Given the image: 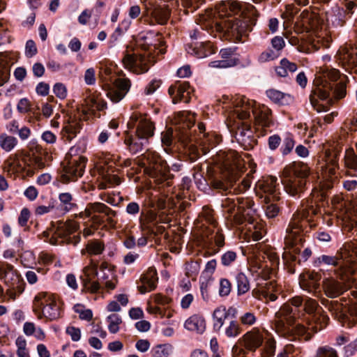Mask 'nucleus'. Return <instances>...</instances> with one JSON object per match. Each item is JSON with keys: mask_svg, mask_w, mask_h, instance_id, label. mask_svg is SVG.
Instances as JSON below:
<instances>
[{"mask_svg": "<svg viewBox=\"0 0 357 357\" xmlns=\"http://www.w3.org/2000/svg\"><path fill=\"white\" fill-rule=\"evenodd\" d=\"M317 214L316 209L312 206L309 208L298 209L294 214L286 229L284 247L282 259L286 263L296 261V255L301 252L303 243V230L305 225L309 222L310 213Z\"/></svg>", "mask_w": 357, "mask_h": 357, "instance_id": "f257e3e1", "label": "nucleus"}, {"mask_svg": "<svg viewBox=\"0 0 357 357\" xmlns=\"http://www.w3.org/2000/svg\"><path fill=\"white\" fill-rule=\"evenodd\" d=\"M245 171L243 160L238 153L234 151H229L226 155V160L223 165L221 178L213 181V186L215 188L226 191L229 188H234V192L236 194L245 192L251 184L250 175L247 174L241 183L234 186L236 181L241 176Z\"/></svg>", "mask_w": 357, "mask_h": 357, "instance_id": "f03ea898", "label": "nucleus"}, {"mask_svg": "<svg viewBox=\"0 0 357 357\" xmlns=\"http://www.w3.org/2000/svg\"><path fill=\"white\" fill-rule=\"evenodd\" d=\"M197 20V24L210 34L216 36V33H219L227 39L234 41H241L248 29L247 22L236 18L219 21L215 17V13L211 9L206 10L204 13L199 14Z\"/></svg>", "mask_w": 357, "mask_h": 357, "instance_id": "7ed1b4c3", "label": "nucleus"}, {"mask_svg": "<svg viewBox=\"0 0 357 357\" xmlns=\"http://www.w3.org/2000/svg\"><path fill=\"white\" fill-rule=\"evenodd\" d=\"M252 112L255 118V130L259 135L264 136L267 134V128L273 124L271 110L266 105H256V102L243 96L236 98L235 101L234 113L238 120H246Z\"/></svg>", "mask_w": 357, "mask_h": 357, "instance_id": "20e7f679", "label": "nucleus"}, {"mask_svg": "<svg viewBox=\"0 0 357 357\" xmlns=\"http://www.w3.org/2000/svg\"><path fill=\"white\" fill-rule=\"evenodd\" d=\"M357 262V238L346 243L337 252L335 256L322 255L314 261L315 266L322 264L338 266L335 274L341 279L345 280L344 274L355 273Z\"/></svg>", "mask_w": 357, "mask_h": 357, "instance_id": "39448f33", "label": "nucleus"}, {"mask_svg": "<svg viewBox=\"0 0 357 357\" xmlns=\"http://www.w3.org/2000/svg\"><path fill=\"white\" fill-rule=\"evenodd\" d=\"M46 167L42 155L35 153L24 154L22 159L17 153L10 155L3 162V172L8 176L15 178L31 177Z\"/></svg>", "mask_w": 357, "mask_h": 357, "instance_id": "423d86ee", "label": "nucleus"}, {"mask_svg": "<svg viewBox=\"0 0 357 357\" xmlns=\"http://www.w3.org/2000/svg\"><path fill=\"white\" fill-rule=\"evenodd\" d=\"M83 290L90 294H96L100 289L113 290L118 282L115 271H104L98 273V263L90 259L88 265L82 269L80 276Z\"/></svg>", "mask_w": 357, "mask_h": 357, "instance_id": "0eeeda50", "label": "nucleus"}, {"mask_svg": "<svg viewBox=\"0 0 357 357\" xmlns=\"http://www.w3.org/2000/svg\"><path fill=\"white\" fill-rule=\"evenodd\" d=\"M310 174V167L303 162H293L287 165L282 172L284 191L291 196L299 197L305 190Z\"/></svg>", "mask_w": 357, "mask_h": 357, "instance_id": "6e6552de", "label": "nucleus"}, {"mask_svg": "<svg viewBox=\"0 0 357 357\" xmlns=\"http://www.w3.org/2000/svg\"><path fill=\"white\" fill-rule=\"evenodd\" d=\"M62 303L53 294L41 291L33 301V311L38 319L54 321L61 317Z\"/></svg>", "mask_w": 357, "mask_h": 357, "instance_id": "1a4fd4ad", "label": "nucleus"}, {"mask_svg": "<svg viewBox=\"0 0 357 357\" xmlns=\"http://www.w3.org/2000/svg\"><path fill=\"white\" fill-rule=\"evenodd\" d=\"M79 224L73 220H67L58 224L55 231L49 239V243L53 245L63 243L76 245L81 240Z\"/></svg>", "mask_w": 357, "mask_h": 357, "instance_id": "9d476101", "label": "nucleus"}, {"mask_svg": "<svg viewBox=\"0 0 357 357\" xmlns=\"http://www.w3.org/2000/svg\"><path fill=\"white\" fill-rule=\"evenodd\" d=\"M87 159L82 155H66L61 162L62 172L61 175V182L68 183L75 181L83 176Z\"/></svg>", "mask_w": 357, "mask_h": 357, "instance_id": "9b49d317", "label": "nucleus"}, {"mask_svg": "<svg viewBox=\"0 0 357 357\" xmlns=\"http://www.w3.org/2000/svg\"><path fill=\"white\" fill-rule=\"evenodd\" d=\"M321 75L314 80L315 88L314 94H317L321 100H326L332 93L333 85L332 82L337 81L340 73L335 68H325L320 71Z\"/></svg>", "mask_w": 357, "mask_h": 357, "instance_id": "f8f14e48", "label": "nucleus"}, {"mask_svg": "<svg viewBox=\"0 0 357 357\" xmlns=\"http://www.w3.org/2000/svg\"><path fill=\"white\" fill-rule=\"evenodd\" d=\"M328 318L326 315H314L313 321H308V326L306 328L301 324H297L294 327L289 326L290 333L285 337H302L305 340H309L312 335L324 328L328 324Z\"/></svg>", "mask_w": 357, "mask_h": 357, "instance_id": "ddd939ff", "label": "nucleus"}, {"mask_svg": "<svg viewBox=\"0 0 357 357\" xmlns=\"http://www.w3.org/2000/svg\"><path fill=\"white\" fill-rule=\"evenodd\" d=\"M295 321L296 318L291 306L289 303H284L275 312L273 321L274 328L280 335L285 336L290 333L289 326H292Z\"/></svg>", "mask_w": 357, "mask_h": 357, "instance_id": "4468645a", "label": "nucleus"}, {"mask_svg": "<svg viewBox=\"0 0 357 357\" xmlns=\"http://www.w3.org/2000/svg\"><path fill=\"white\" fill-rule=\"evenodd\" d=\"M241 121L239 120L238 122H235L232 126L229 125V126L231 131L235 132V138L243 149L250 150L256 145L257 140L253 135L250 125Z\"/></svg>", "mask_w": 357, "mask_h": 357, "instance_id": "2eb2a0df", "label": "nucleus"}, {"mask_svg": "<svg viewBox=\"0 0 357 357\" xmlns=\"http://www.w3.org/2000/svg\"><path fill=\"white\" fill-rule=\"evenodd\" d=\"M328 308L343 325L347 323L349 327L357 324V303L351 304L348 309L343 307L337 301L331 302Z\"/></svg>", "mask_w": 357, "mask_h": 357, "instance_id": "dca6fc26", "label": "nucleus"}, {"mask_svg": "<svg viewBox=\"0 0 357 357\" xmlns=\"http://www.w3.org/2000/svg\"><path fill=\"white\" fill-rule=\"evenodd\" d=\"M122 62L126 68L137 75L148 72L152 65L149 56L140 54H126Z\"/></svg>", "mask_w": 357, "mask_h": 357, "instance_id": "f3484780", "label": "nucleus"}, {"mask_svg": "<svg viewBox=\"0 0 357 357\" xmlns=\"http://www.w3.org/2000/svg\"><path fill=\"white\" fill-rule=\"evenodd\" d=\"M128 125L130 128L136 127L137 136H141L148 140L154 135L155 124L146 115L133 113Z\"/></svg>", "mask_w": 357, "mask_h": 357, "instance_id": "a211bd4d", "label": "nucleus"}, {"mask_svg": "<svg viewBox=\"0 0 357 357\" xmlns=\"http://www.w3.org/2000/svg\"><path fill=\"white\" fill-rule=\"evenodd\" d=\"M238 213L233 217L234 225H241L244 221L253 224L255 221V211L252 208L254 202L250 198H237Z\"/></svg>", "mask_w": 357, "mask_h": 357, "instance_id": "6ab92c4d", "label": "nucleus"}, {"mask_svg": "<svg viewBox=\"0 0 357 357\" xmlns=\"http://www.w3.org/2000/svg\"><path fill=\"white\" fill-rule=\"evenodd\" d=\"M241 10V4L233 0L221 1L217 6L216 10L213 11L215 17L219 21L232 18L233 15L238 14Z\"/></svg>", "mask_w": 357, "mask_h": 357, "instance_id": "aec40b11", "label": "nucleus"}, {"mask_svg": "<svg viewBox=\"0 0 357 357\" xmlns=\"http://www.w3.org/2000/svg\"><path fill=\"white\" fill-rule=\"evenodd\" d=\"M158 0H145L144 5L147 14H150L155 22L159 24H165L169 17V10L165 6L157 3Z\"/></svg>", "mask_w": 357, "mask_h": 357, "instance_id": "412c9836", "label": "nucleus"}, {"mask_svg": "<svg viewBox=\"0 0 357 357\" xmlns=\"http://www.w3.org/2000/svg\"><path fill=\"white\" fill-rule=\"evenodd\" d=\"M264 341V335L257 328L246 332L239 340V343L247 350L255 351Z\"/></svg>", "mask_w": 357, "mask_h": 357, "instance_id": "4be33fe9", "label": "nucleus"}, {"mask_svg": "<svg viewBox=\"0 0 357 357\" xmlns=\"http://www.w3.org/2000/svg\"><path fill=\"white\" fill-rule=\"evenodd\" d=\"M190 84L187 82H176L169 86L168 93L172 98V102L176 104L183 101L188 102L190 100Z\"/></svg>", "mask_w": 357, "mask_h": 357, "instance_id": "5701e85b", "label": "nucleus"}, {"mask_svg": "<svg viewBox=\"0 0 357 357\" xmlns=\"http://www.w3.org/2000/svg\"><path fill=\"white\" fill-rule=\"evenodd\" d=\"M186 51L199 59L205 58L215 53L214 47L211 42L187 44Z\"/></svg>", "mask_w": 357, "mask_h": 357, "instance_id": "b1692460", "label": "nucleus"}, {"mask_svg": "<svg viewBox=\"0 0 357 357\" xmlns=\"http://www.w3.org/2000/svg\"><path fill=\"white\" fill-rule=\"evenodd\" d=\"M307 24H309L310 26H306V29H312V31H313V33L309 38V41L311 43L312 47L317 50L322 46L326 47V41L324 39L325 36H319L315 33L317 26L314 19H312V14H306V17L303 19V25Z\"/></svg>", "mask_w": 357, "mask_h": 357, "instance_id": "393cba45", "label": "nucleus"}, {"mask_svg": "<svg viewBox=\"0 0 357 357\" xmlns=\"http://www.w3.org/2000/svg\"><path fill=\"white\" fill-rule=\"evenodd\" d=\"M139 228L145 234H153L155 226L158 224L157 214L149 210L146 213H142L139 219Z\"/></svg>", "mask_w": 357, "mask_h": 357, "instance_id": "a878e982", "label": "nucleus"}, {"mask_svg": "<svg viewBox=\"0 0 357 357\" xmlns=\"http://www.w3.org/2000/svg\"><path fill=\"white\" fill-rule=\"evenodd\" d=\"M158 280L156 271L153 268H149L147 271L142 275L139 281L141 284L138 286V290L141 294L153 291L156 287Z\"/></svg>", "mask_w": 357, "mask_h": 357, "instance_id": "bb28decb", "label": "nucleus"}, {"mask_svg": "<svg viewBox=\"0 0 357 357\" xmlns=\"http://www.w3.org/2000/svg\"><path fill=\"white\" fill-rule=\"evenodd\" d=\"M336 57L340 63L347 69L353 68L357 66V52L353 49L341 47Z\"/></svg>", "mask_w": 357, "mask_h": 357, "instance_id": "cd10ccee", "label": "nucleus"}, {"mask_svg": "<svg viewBox=\"0 0 357 357\" xmlns=\"http://www.w3.org/2000/svg\"><path fill=\"white\" fill-rule=\"evenodd\" d=\"M142 156L143 165H149L155 172L161 171L165 162L156 151L147 150Z\"/></svg>", "mask_w": 357, "mask_h": 357, "instance_id": "c85d7f7f", "label": "nucleus"}, {"mask_svg": "<svg viewBox=\"0 0 357 357\" xmlns=\"http://www.w3.org/2000/svg\"><path fill=\"white\" fill-rule=\"evenodd\" d=\"M124 144L128 146L129 151L132 154L138 153L143 151L144 146L149 144V140L141 137L128 135L125 139Z\"/></svg>", "mask_w": 357, "mask_h": 357, "instance_id": "c756f323", "label": "nucleus"}, {"mask_svg": "<svg viewBox=\"0 0 357 357\" xmlns=\"http://www.w3.org/2000/svg\"><path fill=\"white\" fill-rule=\"evenodd\" d=\"M81 129V122L77 119H71L63 126L61 135L65 142H70Z\"/></svg>", "mask_w": 357, "mask_h": 357, "instance_id": "7c9ffc66", "label": "nucleus"}, {"mask_svg": "<svg viewBox=\"0 0 357 357\" xmlns=\"http://www.w3.org/2000/svg\"><path fill=\"white\" fill-rule=\"evenodd\" d=\"M319 280V277L317 274L310 273L301 280L300 286L303 290L317 296V294L319 292L318 291Z\"/></svg>", "mask_w": 357, "mask_h": 357, "instance_id": "2f4dec72", "label": "nucleus"}, {"mask_svg": "<svg viewBox=\"0 0 357 357\" xmlns=\"http://www.w3.org/2000/svg\"><path fill=\"white\" fill-rule=\"evenodd\" d=\"M184 326L188 331L202 333L206 329V321L203 316L193 314L185 321Z\"/></svg>", "mask_w": 357, "mask_h": 357, "instance_id": "473e14b6", "label": "nucleus"}, {"mask_svg": "<svg viewBox=\"0 0 357 357\" xmlns=\"http://www.w3.org/2000/svg\"><path fill=\"white\" fill-rule=\"evenodd\" d=\"M267 97L273 102L280 105H289L294 100L291 95L283 93L275 89H270L266 92Z\"/></svg>", "mask_w": 357, "mask_h": 357, "instance_id": "72a5a7b5", "label": "nucleus"}, {"mask_svg": "<svg viewBox=\"0 0 357 357\" xmlns=\"http://www.w3.org/2000/svg\"><path fill=\"white\" fill-rule=\"evenodd\" d=\"M59 200L62 210L66 213L75 212L78 208L73 195L68 192L60 193Z\"/></svg>", "mask_w": 357, "mask_h": 357, "instance_id": "f704fd0d", "label": "nucleus"}, {"mask_svg": "<svg viewBox=\"0 0 357 357\" xmlns=\"http://www.w3.org/2000/svg\"><path fill=\"white\" fill-rule=\"evenodd\" d=\"M277 178L274 176H268L267 178L259 180L257 183V189L261 190L264 193L273 195V198L276 197L275 192L276 191Z\"/></svg>", "mask_w": 357, "mask_h": 357, "instance_id": "c9c22d12", "label": "nucleus"}, {"mask_svg": "<svg viewBox=\"0 0 357 357\" xmlns=\"http://www.w3.org/2000/svg\"><path fill=\"white\" fill-rule=\"evenodd\" d=\"M234 282L236 287V294L238 296L246 294L250 289V280L247 275L243 272L236 273Z\"/></svg>", "mask_w": 357, "mask_h": 357, "instance_id": "e433bc0d", "label": "nucleus"}, {"mask_svg": "<svg viewBox=\"0 0 357 357\" xmlns=\"http://www.w3.org/2000/svg\"><path fill=\"white\" fill-rule=\"evenodd\" d=\"M105 243L99 239H93L87 242L85 248L82 250V254L87 253L89 255H99L105 250Z\"/></svg>", "mask_w": 357, "mask_h": 357, "instance_id": "4c0bfd02", "label": "nucleus"}, {"mask_svg": "<svg viewBox=\"0 0 357 357\" xmlns=\"http://www.w3.org/2000/svg\"><path fill=\"white\" fill-rule=\"evenodd\" d=\"M297 65L295 63L290 62L287 59H282L278 66H275V70L278 76L286 77L289 73H294L297 70Z\"/></svg>", "mask_w": 357, "mask_h": 357, "instance_id": "58836bf2", "label": "nucleus"}, {"mask_svg": "<svg viewBox=\"0 0 357 357\" xmlns=\"http://www.w3.org/2000/svg\"><path fill=\"white\" fill-rule=\"evenodd\" d=\"M325 165L322 167V176L323 178H330L333 181L337 178V170L339 169L338 162L331 159H325Z\"/></svg>", "mask_w": 357, "mask_h": 357, "instance_id": "ea45409f", "label": "nucleus"}, {"mask_svg": "<svg viewBox=\"0 0 357 357\" xmlns=\"http://www.w3.org/2000/svg\"><path fill=\"white\" fill-rule=\"evenodd\" d=\"M342 151V146L339 142L328 143L324 151L325 159H331L338 162Z\"/></svg>", "mask_w": 357, "mask_h": 357, "instance_id": "a19ab883", "label": "nucleus"}, {"mask_svg": "<svg viewBox=\"0 0 357 357\" xmlns=\"http://www.w3.org/2000/svg\"><path fill=\"white\" fill-rule=\"evenodd\" d=\"M227 317L228 312L225 306L221 305L217 307L213 314L214 328L217 330H220L223 326Z\"/></svg>", "mask_w": 357, "mask_h": 357, "instance_id": "79ce46f5", "label": "nucleus"}, {"mask_svg": "<svg viewBox=\"0 0 357 357\" xmlns=\"http://www.w3.org/2000/svg\"><path fill=\"white\" fill-rule=\"evenodd\" d=\"M156 37L157 36H154L151 32L141 33L139 35L137 43L143 50H148L151 46H155V42L158 40Z\"/></svg>", "mask_w": 357, "mask_h": 357, "instance_id": "37998d69", "label": "nucleus"}, {"mask_svg": "<svg viewBox=\"0 0 357 357\" xmlns=\"http://www.w3.org/2000/svg\"><path fill=\"white\" fill-rule=\"evenodd\" d=\"M173 352V347L169 344H158L152 347L151 354L152 357H169Z\"/></svg>", "mask_w": 357, "mask_h": 357, "instance_id": "c03bdc74", "label": "nucleus"}, {"mask_svg": "<svg viewBox=\"0 0 357 357\" xmlns=\"http://www.w3.org/2000/svg\"><path fill=\"white\" fill-rule=\"evenodd\" d=\"M0 276L4 279L6 284H9L11 280H17L19 275L13 265L6 264L0 266Z\"/></svg>", "mask_w": 357, "mask_h": 357, "instance_id": "a18cd8bd", "label": "nucleus"}, {"mask_svg": "<svg viewBox=\"0 0 357 357\" xmlns=\"http://www.w3.org/2000/svg\"><path fill=\"white\" fill-rule=\"evenodd\" d=\"M17 144V139L6 133L0 135V147L6 152L11 151Z\"/></svg>", "mask_w": 357, "mask_h": 357, "instance_id": "49530a36", "label": "nucleus"}, {"mask_svg": "<svg viewBox=\"0 0 357 357\" xmlns=\"http://www.w3.org/2000/svg\"><path fill=\"white\" fill-rule=\"evenodd\" d=\"M195 122V114L190 112H182L178 115V120L176 123H182L183 129H190Z\"/></svg>", "mask_w": 357, "mask_h": 357, "instance_id": "de8ad7c7", "label": "nucleus"}, {"mask_svg": "<svg viewBox=\"0 0 357 357\" xmlns=\"http://www.w3.org/2000/svg\"><path fill=\"white\" fill-rule=\"evenodd\" d=\"M319 307L317 301L311 298L307 297L304 301V310L306 313L311 315L310 321H313L314 315H323L322 314L316 313Z\"/></svg>", "mask_w": 357, "mask_h": 357, "instance_id": "09e8293b", "label": "nucleus"}, {"mask_svg": "<svg viewBox=\"0 0 357 357\" xmlns=\"http://www.w3.org/2000/svg\"><path fill=\"white\" fill-rule=\"evenodd\" d=\"M314 357H339L337 351L332 347L324 345L319 347Z\"/></svg>", "mask_w": 357, "mask_h": 357, "instance_id": "8fccbe9b", "label": "nucleus"}, {"mask_svg": "<svg viewBox=\"0 0 357 357\" xmlns=\"http://www.w3.org/2000/svg\"><path fill=\"white\" fill-rule=\"evenodd\" d=\"M232 290V284L231 281L225 278H222L219 280L218 294L221 297H225L230 294Z\"/></svg>", "mask_w": 357, "mask_h": 357, "instance_id": "3c124183", "label": "nucleus"}, {"mask_svg": "<svg viewBox=\"0 0 357 357\" xmlns=\"http://www.w3.org/2000/svg\"><path fill=\"white\" fill-rule=\"evenodd\" d=\"M73 310L79 314V318L82 320L90 321L93 318L92 311L89 309H86L85 306L82 304L75 305Z\"/></svg>", "mask_w": 357, "mask_h": 357, "instance_id": "603ef678", "label": "nucleus"}, {"mask_svg": "<svg viewBox=\"0 0 357 357\" xmlns=\"http://www.w3.org/2000/svg\"><path fill=\"white\" fill-rule=\"evenodd\" d=\"M241 333V328L239 324L235 321H231L225 329V333L228 337H236Z\"/></svg>", "mask_w": 357, "mask_h": 357, "instance_id": "864d4df0", "label": "nucleus"}, {"mask_svg": "<svg viewBox=\"0 0 357 357\" xmlns=\"http://www.w3.org/2000/svg\"><path fill=\"white\" fill-rule=\"evenodd\" d=\"M114 86L117 90L126 95L130 89L131 82L128 78H118L115 79Z\"/></svg>", "mask_w": 357, "mask_h": 357, "instance_id": "5fc2aeb1", "label": "nucleus"}, {"mask_svg": "<svg viewBox=\"0 0 357 357\" xmlns=\"http://www.w3.org/2000/svg\"><path fill=\"white\" fill-rule=\"evenodd\" d=\"M109 321L108 326L109 331L111 333L115 334L119 331V325L122 323V319L120 316L113 314L107 317Z\"/></svg>", "mask_w": 357, "mask_h": 357, "instance_id": "6e6d98bb", "label": "nucleus"}, {"mask_svg": "<svg viewBox=\"0 0 357 357\" xmlns=\"http://www.w3.org/2000/svg\"><path fill=\"white\" fill-rule=\"evenodd\" d=\"M94 213H104L105 215H116V212L101 202L91 203Z\"/></svg>", "mask_w": 357, "mask_h": 357, "instance_id": "4d7b16f0", "label": "nucleus"}, {"mask_svg": "<svg viewBox=\"0 0 357 357\" xmlns=\"http://www.w3.org/2000/svg\"><path fill=\"white\" fill-rule=\"evenodd\" d=\"M239 321L243 326H252L257 323V317L254 312H246L239 317Z\"/></svg>", "mask_w": 357, "mask_h": 357, "instance_id": "13d9d810", "label": "nucleus"}, {"mask_svg": "<svg viewBox=\"0 0 357 357\" xmlns=\"http://www.w3.org/2000/svg\"><path fill=\"white\" fill-rule=\"evenodd\" d=\"M252 296L258 300H261L262 298H264L266 300H268L270 301H275L278 298V296L276 294L269 295L264 290V289H257V288L252 289Z\"/></svg>", "mask_w": 357, "mask_h": 357, "instance_id": "bf43d9fd", "label": "nucleus"}, {"mask_svg": "<svg viewBox=\"0 0 357 357\" xmlns=\"http://www.w3.org/2000/svg\"><path fill=\"white\" fill-rule=\"evenodd\" d=\"M41 273L42 275H44V274H45L46 271L42 268H36L34 269L32 268L31 270L26 271L25 273V278H26L27 282L30 284H36L38 280L37 273Z\"/></svg>", "mask_w": 357, "mask_h": 357, "instance_id": "052dcab7", "label": "nucleus"}, {"mask_svg": "<svg viewBox=\"0 0 357 357\" xmlns=\"http://www.w3.org/2000/svg\"><path fill=\"white\" fill-rule=\"evenodd\" d=\"M276 350V341L273 338L268 339L264 345L263 357H274Z\"/></svg>", "mask_w": 357, "mask_h": 357, "instance_id": "680f3d73", "label": "nucleus"}, {"mask_svg": "<svg viewBox=\"0 0 357 357\" xmlns=\"http://www.w3.org/2000/svg\"><path fill=\"white\" fill-rule=\"evenodd\" d=\"M265 201H266V206L265 208L266 215L268 218H273L276 217L278 215L279 211H280V208H279L278 206L274 203L269 204V202H270L269 197H266Z\"/></svg>", "mask_w": 357, "mask_h": 357, "instance_id": "e2e57ef3", "label": "nucleus"}, {"mask_svg": "<svg viewBox=\"0 0 357 357\" xmlns=\"http://www.w3.org/2000/svg\"><path fill=\"white\" fill-rule=\"evenodd\" d=\"M17 354L18 357H29L26 349V341L22 337H18L15 341Z\"/></svg>", "mask_w": 357, "mask_h": 357, "instance_id": "0e129e2a", "label": "nucleus"}, {"mask_svg": "<svg viewBox=\"0 0 357 357\" xmlns=\"http://www.w3.org/2000/svg\"><path fill=\"white\" fill-rule=\"evenodd\" d=\"M201 218H204L209 227L215 228L217 222L213 218V211L208 207H204L201 213Z\"/></svg>", "mask_w": 357, "mask_h": 357, "instance_id": "69168bd1", "label": "nucleus"}, {"mask_svg": "<svg viewBox=\"0 0 357 357\" xmlns=\"http://www.w3.org/2000/svg\"><path fill=\"white\" fill-rule=\"evenodd\" d=\"M174 141L173 129L168 128L161 132V142L163 146L169 147L172 145Z\"/></svg>", "mask_w": 357, "mask_h": 357, "instance_id": "338daca9", "label": "nucleus"}, {"mask_svg": "<svg viewBox=\"0 0 357 357\" xmlns=\"http://www.w3.org/2000/svg\"><path fill=\"white\" fill-rule=\"evenodd\" d=\"M236 204L235 202L233 199H231L229 198L225 199L222 202V207L225 208V212L228 214V216L227 217V219H229L233 223V217L232 213L235 211V207Z\"/></svg>", "mask_w": 357, "mask_h": 357, "instance_id": "774afa93", "label": "nucleus"}]
</instances>
